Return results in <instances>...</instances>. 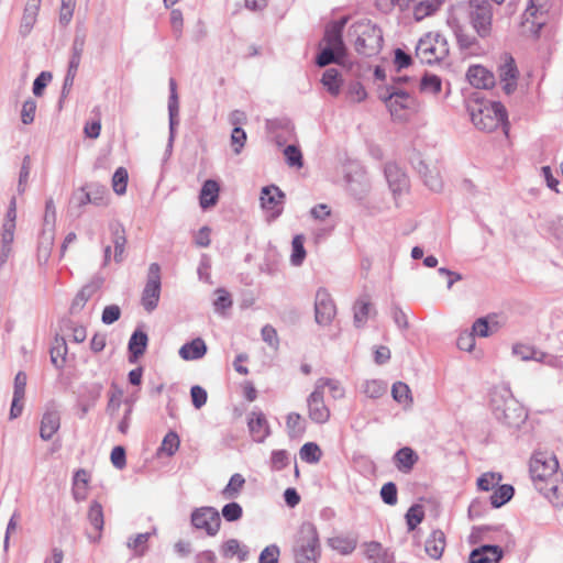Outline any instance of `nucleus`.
I'll return each instance as SVG.
<instances>
[{
	"label": "nucleus",
	"instance_id": "f257e3e1",
	"mask_svg": "<svg viewBox=\"0 0 563 563\" xmlns=\"http://www.w3.org/2000/svg\"><path fill=\"white\" fill-rule=\"evenodd\" d=\"M490 405L495 418L509 428H519L527 419L525 408L508 386H497L492 390Z\"/></svg>",
	"mask_w": 563,
	"mask_h": 563
},
{
	"label": "nucleus",
	"instance_id": "f03ea898",
	"mask_svg": "<svg viewBox=\"0 0 563 563\" xmlns=\"http://www.w3.org/2000/svg\"><path fill=\"white\" fill-rule=\"evenodd\" d=\"M350 36L354 38L355 51L364 56H373L383 47V32L371 20H361L350 27Z\"/></svg>",
	"mask_w": 563,
	"mask_h": 563
},
{
	"label": "nucleus",
	"instance_id": "7ed1b4c3",
	"mask_svg": "<svg viewBox=\"0 0 563 563\" xmlns=\"http://www.w3.org/2000/svg\"><path fill=\"white\" fill-rule=\"evenodd\" d=\"M296 563H317L320 556V543L317 528L311 522H303L298 531L294 548Z\"/></svg>",
	"mask_w": 563,
	"mask_h": 563
},
{
	"label": "nucleus",
	"instance_id": "20e7f679",
	"mask_svg": "<svg viewBox=\"0 0 563 563\" xmlns=\"http://www.w3.org/2000/svg\"><path fill=\"white\" fill-rule=\"evenodd\" d=\"M449 55L446 38L440 33L429 32L417 43L416 56L422 64H437Z\"/></svg>",
	"mask_w": 563,
	"mask_h": 563
},
{
	"label": "nucleus",
	"instance_id": "39448f33",
	"mask_svg": "<svg viewBox=\"0 0 563 563\" xmlns=\"http://www.w3.org/2000/svg\"><path fill=\"white\" fill-rule=\"evenodd\" d=\"M468 115L479 131L489 133L501 128L507 132L509 123L506 108H472Z\"/></svg>",
	"mask_w": 563,
	"mask_h": 563
},
{
	"label": "nucleus",
	"instance_id": "423d86ee",
	"mask_svg": "<svg viewBox=\"0 0 563 563\" xmlns=\"http://www.w3.org/2000/svg\"><path fill=\"white\" fill-rule=\"evenodd\" d=\"M559 470V462L552 453L537 452L530 460V475L539 490V486L553 482Z\"/></svg>",
	"mask_w": 563,
	"mask_h": 563
},
{
	"label": "nucleus",
	"instance_id": "0eeeda50",
	"mask_svg": "<svg viewBox=\"0 0 563 563\" xmlns=\"http://www.w3.org/2000/svg\"><path fill=\"white\" fill-rule=\"evenodd\" d=\"M86 37H87L86 31L82 27H77L76 32H75L73 45H71V54H70V58H69L68 69H67L66 76L64 78L62 97H60L59 103L63 102V98L65 97L66 93L69 92L70 88L74 85V80H75V77L77 75V71H78V68L80 65L81 55L85 49Z\"/></svg>",
	"mask_w": 563,
	"mask_h": 563
},
{
	"label": "nucleus",
	"instance_id": "6e6552de",
	"mask_svg": "<svg viewBox=\"0 0 563 563\" xmlns=\"http://www.w3.org/2000/svg\"><path fill=\"white\" fill-rule=\"evenodd\" d=\"M411 163L423 178L427 187L433 191H440L442 189L443 180L437 159L417 153L411 157Z\"/></svg>",
	"mask_w": 563,
	"mask_h": 563
},
{
	"label": "nucleus",
	"instance_id": "1a4fd4ad",
	"mask_svg": "<svg viewBox=\"0 0 563 563\" xmlns=\"http://www.w3.org/2000/svg\"><path fill=\"white\" fill-rule=\"evenodd\" d=\"M548 1L529 0V5L522 14L521 25L525 32L538 37L540 30L547 23Z\"/></svg>",
	"mask_w": 563,
	"mask_h": 563
},
{
	"label": "nucleus",
	"instance_id": "9d476101",
	"mask_svg": "<svg viewBox=\"0 0 563 563\" xmlns=\"http://www.w3.org/2000/svg\"><path fill=\"white\" fill-rule=\"evenodd\" d=\"M470 19L481 37L488 36L493 19L490 2L488 0H470Z\"/></svg>",
	"mask_w": 563,
	"mask_h": 563
},
{
	"label": "nucleus",
	"instance_id": "9b49d317",
	"mask_svg": "<svg viewBox=\"0 0 563 563\" xmlns=\"http://www.w3.org/2000/svg\"><path fill=\"white\" fill-rule=\"evenodd\" d=\"M161 267L157 263H152L141 297L142 306L147 312L156 309L161 297Z\"/></svg>",
	"mask_w": 563,
	"mask_h": 563
},
{
	"label": "nucleus",
	"instance_id": "f8f14e48",
	"mask_svg": "<svg viewBox=\"0 0 563 563\" xmlns=\"http://www.w3.org/2000/svg\"><path fill=\"white\" fill-rule=\"evenodd\" d=\"M16 227V199L12 197L1 227V255L0 261L4 263L10 253L11 244L14 240V232Z\"/></svg>",
	"mask_w": 563,
	"mask_h": 563
},
{
	"label": "nucleus",
	"instance_id": "ddd939ff",
	"mask_svg": "<svg viewBox=\"0 0 563 563\" xmlns=\"http://www.w3.org/2000/svg\"><path fill=\"white\" fill-rule=\"evenodd\" d=\"M497 71L503 91L507 96L512 95L518 87L519 70L515 58L509 53H504L500 56V64Z\"/></svg>",
	"mask_w": 563,
	"mask_h": 563
},
{
	"label": "nucleus",
	"instance_id": "4468645a",
	"mask_svg": "<svg viewBox=\"0 0 563 563\" xmlns=\"http://www.w3.org/2000/svg\"><path fill=\"white\" fill-rule=\"evenodd\" d=\"M191 523L195 528L205 530L209 536H216L220 529L219 511L213 507H201L191 514Z\"/></svg>",
	"mask_w": 563,
	"mask_h": 563
},
{
	"label": "nucleus",
	"instance_id": "2eb2a0df",
	"mask_svg": "<svg viewBox=\"0 0 563 563\" xmlns=\"http://www.w3.org/2000/svg\"><path fill=\"white\" fill-rule=\"evenodd\" d=\"M336 313L335 303L325 288H319L314 299L316 321L320 325H329Z\"/></svg>",
	"mask_w": 563,
	"mask_h": 563
},
{
	"label": "nucleus",
	"instance_id": "dca6fc26",
	"mask_svg": "<svg viewBox=\"0 0 563 563\" xmlns=\"http://www.w3.org/2000/svg\"><path fill=\"white\" fill-rule=\"evenodd\" d=\"M285 194L275 185L266 186L261 192V206L271 220L278 218L284 209Z\"/></svg>",
	"mask_w": 563,
	"mask_h": 563
},
{
	"label": "nucleus",
	"instance_id": "f3484780",
	"mask_svg": "<svg viewBox=\"0 0 563 563\" xmlns=\"http://www.w3.org/2000/svg\"><path fill=\"white\" fill-rule=\"evenodd\" d=\"M308 416L311 421L323 424L330 419V409L324 404V396L320 390L313 388V391L307 397Z\"/></svg>",
	"mask_w": 563,
	"mask_h": 563
},
{
	"label": "nucleus",
	"instance_id": "a211bd4d",
	"mask_svg": "<svg viewBox=\"0 0 563 563\" xmlns=\"http://www.w3.org/2000/svg\"><path fill=\"white\" fill-rule=\"evenodd\" d=\"M346 23L347 18L342 16L341 19L327 24L323 35L325 46L336 48L339 52H346V47L343 42V31Z\"/></svg>",
	"mask_w": 563,
	"mask_h": 563
},
{
	"label": "nucleus",
	"instance_id": "6ab92c4d",
	"mask_svg": "<svg viewBox=\"0 0 563 563\" xmlns=\"http://www.w3.org/2000/svg\"><path fill=\"white\" fill-rule=\"evenodd\" d=\"M247 427L252 439L262 443L271 434V428L265 415L261 410H253L249 415Z\"/></svg>",
	"mask_w": 563,
	"mask_h": 563
},
{
	"label": "nucleus",
	"instance_id": "aec40b11",
	"mask_svg": "<svg viewBox=\"0 0 563 563\" xmlns=\"http://www.w3.org/2000/svg\"><path fill=\"white\" fill-rule=\"evenodd\" d=\"M468 82L479 89H488L495 86L494 74L482 65H473L466 73Z\"/></svg>",
	"mask_w": 563,
	"mask_h": 563
},
{
	"label": "nucleus",
	"instance_id": "412c9836",
	"mask_svg": "<svg viewBox=\"0 0 563 563\" xmlns=\"http://www.w3.org/2000/svg\"><path fill=\"white\" fill-rule=\"evenodd\" d=\"M385 176L390 190L396 194H401L408 188V177L402 169L395 163H388L385 166Z\"/></svg>",
	"mask_w": 563,
	"mask_h": 563
},
{
	"label": "nucleus",
	"instance_id": "4be33fe9",
	"mask_svg": "<svg viewBox=\"0 0 563 563\" xmlns=\"http://www.w3.org/2000/svg\"><path fill=\"white\" fill-rule=\"evenodd\" d=\"M60 428V416L55 408H47L43 413L40 437L44 441H48Z\"/></svg>",
	"mask_w": 563,
	"mask_h": 563
},
{
	"label": "nucleus",
	"instance_id": "5701e85b",
	"mask_svg": "<svg viewBox=\"0 0 563 563\" xmlns=\"http://www.w3.org/2000/svg\"><path fill=\"white\" fill-rule=\"evenodd\" d=\"M503 558V550L498 545H483L471 552L470 563H498Z\"/></svg>",
	"mask_w": 563,
	"mask_h": 563
},
{
	"label": "nucleus",
	"instance_id": "b1692460",
	"mask_svg": "<svg viewBox=\"0 0 563 563\" xmlns=\"http://www.w3.org/2000/svg\"><path fill=\"white\" fill-rule=\"evenodd\" d=\"M267 129L275 134L276 142L282 145L294 133V125L287 118L269 119L266 122Z\"/></svg>",
	"mask_w": 563,
	"mask_h": 563
},
{
	"label": "nucleus",
	"instance_id": "393cba45",
	"mask_svg": "<svg viewBox=\"0 0 563 563\" xmlns=\"http://www.w3.org/2000/svg\"><path fill=\"white\" fill-rule=\"evenodd\" d=\"M40 7L41 0H27L20 24V34L22 36H26L33 29Z\"/></svg>",
	"mask_w": 563,
	"mask_h": 563
},
{
	"label": "nucleus",
	"instance_id": "a878e982",
	"mask_svg": "<svg viewBox=\"0 0 563 563\" xmlns=\"http://www.w3.org/2000/svg\"><path fill=\"white\" fill-rule=\"evenodd\" d=\"M147 343L148 336L144 331L137 329L132 333L128 345L130 352L129 361L131 363L136 362L144 354Z\"/></svg>",
	"mask_w": 563,
	"mask_h": 563
},
{
	"label": "nucleus",
	"instance_id": "bb28decb",
	"mask_svg": "<svg viewBox=\"0 0 563 563\" xmlns=\"http://www.w3.org/2000/svg\"><path fill=\"white\" fill-rule=\"evenodd\" d=\"M220 186L218 181L213 179H208L203 183L200 195H199V203L202 209H208L213 207L219 199Z\"/></svg>",
	"mask_w": 563,
	"mask_h": 563
},
{
	"label": "nucleus",
	"instance_id": "cd10ccee",
	"mask_svg": "<svg viewBox=\"0 0 563 563\" xmlns=\"http://www.w3.org/2000/svg\"><path fill=\"white\" fill-rule=\"evenodd\" d=\"M55 240V229L43 228L38 238L37 258L40 263H46L51 256V252Z\"/></svg>",
	"mask_w": 563,
	"mask_h": 563
},
{
	"label": "nucleus",
	"instance_id": "c85d7f7f",
	"mask_svg": "<svg viewBox=\"0 0 563 563\" xmlns=\"http://www.w3.org/2000/svg\"><path fill=\"white\" fill-rule=\"evenodd\" d=\"M207 353V345L201 338L185 343L179 349V356L186 361L199 360Z\"/></svg>",
	"mask_w": 563,
	"mask_h": 563
},
{
	"label": "nucleus",
	"instance_id": "c756f323",
	"mask_svg": "<svg viewBox=\"0 0 563 563\" xmlns=\"http://www.w3.org/2000/svg\"><path fill=\"white\" fill-rule=\"evenodd\" d=\"M445 548V537L441 530H434L426 540L424 550L427 554L434 560H439Z\"/></svg>",
	"mask_w": 563,
	"mask_h": 563
},
{
	"label": "nucleus",
	"instance_id": "7c9ffc66",
	"mask_svg": "<svg viewBox=\"0 0 563 563\" xmlns=\"http://www.w3.org/2000/svg\"><path fill=\"white\" fill-rule=\"evenodd\" d=\"M111 239L114 247V261L120 263L123 261V253L126 244V236L124 227L119 223L110 224Z\"/></svg>",
	"mask_w": 563,
	"mask_h": 563
},
{
	"label": "nucleus",
	"instance_id": "2f4dec72",
	"mask_svg": "<svg viewBox=\"0 0 563 563\" xmlns=\"http://www.w3.org/2000/svg\"><path fill=\"white\" fill-rule=\"evenodd\" d=\"M100 283L99 282H92L87 285H85L78 294L75 296L71 305H70V313L75 314L80 312L87 301L96 294V291L99 289Z\"/></svg>",
	"mask_w": 563,
	"mask_h": 563
},
{
	"label": "nucleus",
	"instance_id": "473e14b6",
	"mask_svg": "<svg viewBox=\"0 0 563 563\" xmlns=\"http://www.w3.org/2000/svg\"><path fill=\"white\" fill-rule=\"evenodd\" d=\"M365 556L372 563H394L393 554L375 541L365 543Z\"/></svg>",
	"mask_w": 563,
	"mask_h": 563
},
{
	"label": "nucleus",
	"instance_id": "72a5a7b5",
	"mask_svg": "<svg viewBox=\"0 0 563 563\" xmlns=\"http://www.w3.org/2000/svg\"><path fill=\"white\" fill-rule=\"evenodd\" d=\"M418 459V454L408 446L398 450L394 456L397 468L404 473L410 472Z\"/></svg>",
	"mask_w": 563,
	"mask_h": 563
},
{
	"label": "nucleus",
	"instance_id": "f704fd0d",
	"mask_svg": "<svg viewBox=\"0 0 563 563\" xmlns=\"http://www.w3.org/2000/svg\"><path fill=\"white\" fill-rule=\"evenodd\" d=\"M539 492L542 493L550 503L555 507H563V479H554L550 484L539 486Z\"/></svg>",
	"mask_w": 563,
	"mask_h": 563
},
{
	"label": "nucleus",
	"instance_id": "c9c22d12",
	"mask_svg": "<svg viewBox=\"0 0 563 563\" xmlns=\"http://www.w3.org/2000/svg\"><path fill=\"white\" fill-rule=\"evenodd\" d=\"M329 547L342 555L351 554L357 544V540L351 536H335L328 539Z\"/></svg>",
	"mask_w": 563,
	"mask_h": 563
},
{
	"label": "nucleus",
	"instance_id": "e433bc0d",
	"mask_svg": "<svg viewBox=\"0 0 563 563\" xmlns=\"http://www.w3.org/2000/svg\"><path fill=\"white\" fill-rule=\"evenodd\" d=\"M244 486H245L244 476L240 473H235L230 477L229 483L221 490V496L223 499L234 500L240 496Z\"/></svg>",
	"mask_w": 563,
	"mask_h": 563
},
{
	"label": "nucleus",
	"instance_id": "4c0bfd02",
	"mask_svg": "<svg viewBox=\"0 0 563 563\" xmlns=\"http://www.w3.org/2000/svg\"><path fill=\"white\" fill-rule=\"evenodd\" d=\"M221 554L225 559L238 556L240 561H245L249 555V550L242 545L236 539H229L221 545Z\"/></svg>",
	"mask_w": 563,
	"mask_h": 563
},
{
	"label": "nucleus",
	"instance_id": "58836bf2",
	"mask_svg": "<svg viewBox=\"0 0 563 563\" xmlns=\"http://www.w3.org/2000/svg\"><path fill=\"white\" fill-rule=\"evenodd\" d=\"M325 387L329 388L333 399H342L345 396V389L339 380L328 377H321L316 380L314 389L320 390L322 396H324Z\"/></svg>",
	"mask_w": 563,
	"mask_h": 563
},
{
	"label": "nucleus",
	"instance_id": "ea45409f",
	"mask_svg": "<svg viewBox=\"0 0 563 563\" xmlns=\"http://www.w3.org/2000/svg\"><path fill=\"white\" fill-rule=\"evenodd\" d=\"M346 52H339L336 48L324 46L316 57V64L319 67H325L330 64H339Z\"/></svg>",
	"mask_w": 563,
	"mask_h": 563
},
{
	"label": "nucleus",
	"instance_id": "a19ab883",
	"mask_svg": "<svg viewBox=\"0 0 563 563\" xmlns=\"http://www.w3.org/2000/svg\"><path fill=\"white\" fill-rule=\"evenodd\" d=\"M387 390V384L379 379H367L361 385V391L371 399L380 398Z\"/></svg>",
	"mask_w": 563,
	"mask_h": 563
},
{
	"label": "nucleus",
	"instance_id": "79ce46f5",
	"mask_svg": "<svg viewBox=\"0 0 563 563\" xmlns=\"http://www.w3.org/2000/svg\"><path fill=\"white\" fill-rule=\"evenodd\" d=\"M372 310V303L368 298L362 297L354 303V323L362 327L367 321Z\"/></svg>",
	"mask_w": 563,
	"mask_h": 563
},
{
	"label": "nucleus",
	"instance_id": "37998d69",
	"mask_svg": "<svg viewBox=\"0 0 563 563\" xmlns=\"http://www.w3.org/2000/svg\"><path fill=\"white\" fill-rule=\"evenodd\" d=\"M442 0H423L415 5L413 15L417 21L423 20L440 9Z\"/></svg>",
	"mask_w": 563,
	"mask_h": 563
},
{
	"label": "nucleus",
	"instance_id": "c03bdc74",
	"mask_svg": "<svg viewBox=\"0 0 563 563\" xmlns=\"http://www.w3.org/2000/svg\"><path fill=\"white\" fill-rule=\"evenodd\" d=\"M321 82L330 93H339L342 82L340 73L335 68H328L322 75Z\"/></svg>",
	"mask_w": 563,
	"mask_h": 563
},
{
	"label": "nucleus",
	"instance_id": "a18cd8bd",
	"mask_svg": "<svg viewBox=\"0 0 563 563\" xmlns=\"http://www.w3.org/2000/svg\"><path fill=\"white\" fill-rule=\"evenodd\" d=\"M515 489L511 485H498V488L490 496V504L498 508L508 503L514 496Z\"/></svg>",
	"mask_w": 563,
	"mask_h": 563
},
{
	"label": "nucleus",
	"instance_id": "49530a36",
	"mask_svg": "<svg viewBox=\"0 0 563 563\" xmlns=\"http://www.w3.org/2000/svg\"><path fill=\"white\" fill-rule=\"evenodd\" d=\"M87 190V194L89 195V198L91 199V205L101 207L106 206L109 200V190L106 186H101L98 184H91L89 185Z\"/></svg>",
	"mask_w": 563,
	"mask_h": 563
},
{
	"label": "nucleus",
	"instance_id": "de8ad7c7",
	"mask_svg": "<svg viewBox=\"0 0 563 563\" xmlns=\"http://www.w3.org/2000/svg\"><path fill=\"white\" fill-rule=\"evenodd\" d=\"M286 428L290 438H296L305 432L302 417L297 412H290L286 418Z\"/></svg>",
	"mask_w": 563,
	"mask_h": 563
},
{
	"label": "nucleus",
	"instance_id": "09e8293b",
	"mask_svg": "<svg viewBox=\"0 0 563 563\" xmlns=\"http://www.w3.org/2000/svg\"><path fill=\"white\" fill-rule=\"evenodd\" d=\"M305 238L301 234L295 235L291 242V256L290 262L294 266H300L306 257V250L303 246Z\"/></svg>",
	"mask_w": 563,
	"mask_h": 563
},
{
	"label": "nucleus",
	"instance_id": "8fccbe9b",
	"mask_svg": "<svg viewBox=\"0 0 563 563\" xmlns=\"http://www.w3.org/2000/svg\"><path fill=\"white\" fill-rule=\"evenodd\" d=\"M180 440L175 431H169L163 439L158 453H164L167 456H173L179 449Z\"/></svg>",
	"mask_w": 563,
	"mask_h": 563
},
{
	"label": "nucleus",
	"instance_id": "3c124183",
	"mask_svg": "<svg viewBox=\"0 0 563 563\" xmlns=\"http://www.w3.org/2000/svg\"><path fill=\"white\" fill-rule=\"evenodd\" d=\"M148 540L150 534L139 533L128 539L126 547L132 550L136 556H143L147 551Z\"/></svg>",
	"mask_w": 563,
	"mask_h": 563
},
{
	"label": "nucleus",
	"instance_id": "603ef678",
	"mask_svg": "<svg viewBox=\"0 0 563 563\" xmlns=\"http://www.w3.org/2000/svg\"><path fill=\"white\" fill-rule=\"evenodd\" d=\"M299 454L302 461L310 464L318 463L322 456L319 445L313 442L305 443L301 446Z\"/></svg>",
	"mask_w": 563,
	"mask_h": 563
},
{
	"label": "nucleus",
	"instance_id": "864d4df0",
	"mask_svg": "<svg viewBox=\"0 0 563 563\" xmlns=\"http://www.w3.org/2000/svg\"><path fill=\"white\" fill-rule=\"evenodd\" d=\"M169 109V136L166 145V154L170 155L173 151L174 141L176 137V129L180 123L179 108Z\"/></svg>",
	"mask_w": 563,
	"mask_h": 563
},
{
	"label": "nucleus",
	"instance_id": "5fc2aeb1",
	"mask_svg": "<svg viewBox=\"0 0 563 563\" xmlns=\"http://www.w3.org/2000/svg\"><path fill=\"white\" fill-rule=\"evenodd\" d=\"M498 329V323L493 322L492 324L488 322L487 318H479L477 319L473 327L472 332L474 335H477L479 338H487Z\"/></svg>",
	"mask_w": 563,
	"mask_h": 563
},
{
	"label": "nucleus",
	"instance_id": "6e6d98bb",
	"mask_svg": "<svg viewBox=\"0 0 563 563\" xmlns=\"http://www.w3.org/2000/svg\"><path fill=\"white\" fill-rule=\"evenodd\" d=\"M423 518H424L423 507L418 504L412 505L406 514V522L408 526V530L409 531L415 530L417 528V526L419 523H421Z\"/></svg>",
	"mask_w": 563,
	"mask_h": 563
},
{
	"label": "nucleus",
	"instance_id": "4d7b16f0",
	"mask_svg": "<svg viewBox=\"0 0 563 563\" xmlns=\"http://www.w3.org/2000/svg\"><path fill=\"white\" fill-rule=\"evenodd\" d=\"M88 520L96 528L101 531L103 529V510L102 506L98 501H92L88 510Z\"/></svg>",
	"mask_w": 563,
	"mask_h": 563
},
{
	"label": "nucleus",
	"instance_id": "13d9d810",
	"mask_svg": "<svg viewBox=\"0 0 563 563\" xmlns=\"http://www.w3.org/2000/svg\"><path fill=\"white\" fill-rule=\"evenodd\" d=\"M378 97L383 102H387L393 98L407 100L409 98V92L395 86H385L384 88L378 89Z\"/></svg>",
	"mask_w": 563,
	"mask_h": 563
},
{
	"label": "nucleus",
	"instance_id": "bf43d9fd",
	"mask_svg": "<svg viewBox=\"0 0 563 563\" xmlns=\"http://www.w3.org/2000/svg\"><path fill=\"white\" fill-rule=\"evenodd\" d=\"M503 476L500 473H494L488 472L484 473L478 479H477V486L481 490L488 492L493 489L494 487L498 486L501 482Z\"/></svg>",
	"mask_w": 563,
	"mask_h": 563
},
{
	"label": "nucleus",
	"instance_id": "052dcab7",
	"mask_svg": "<svg viewBox=\"0 0 563 563\" xmlns=\"http://www.w3.org/2000/svg\"><path fill=\"white\" fill-rule=\"evenodd\" d=\"M66 353L67 346L64 339H56V344L51 350V361L57 368L63 367Z\"/></svg>",
	"mask_w": 563,
	"mask_h": 563
},
{
	"label": "nucleus",
	"instance_id": "680f3d73",
	"mask_svg": "<svg viewBox=\"0 0 563 563\" xmlns=\"http://www.w3.org/2000/svg\"><path fill=\"white\" fill-rule=\"evenodd\" d=\"M128 178V170L124 167L117 168L112 176V188L115 194L123 195L126 191Z\"/></svg>",
	"mask_w": 563,
	"mask_h": 563
},
{
	"label": "nucleus",
	"instance_id": "e2e57ef3",
	"mask_svg": "<svg viewBox=\"0 0 563 563\" xmlns=\"http://www.w3.org/2000/svg\"><path fill=\"white\" fill-rule=\"evenodd\" d=\"M284 156H285L286 163L290 167H297V168L302 167V154L298 146L292 145V144L286 146L284 148Z\"/></svg>",
	"mask_w": 563,
	"mask_h": 563
},
{
	"label": "nucleus",
	"instance_id": "0e129e2a",
	"mask_svg": "<svg viewBox=\"0 0 563 563\" xmlns=\"http://www.w3.org/2000/svg\"><path fill=\"white\" fill-rule=\"evenodd\" d=\"M221 515L227 521L233 522L242 518L243 509L240 504L232 500L222 507Z\"/></svg>",
	"mask_w": 563,
	"mask_h": 563
},
{
	"label": "nucleus",
	"instance_id": "69168bd1",
	"mask_svg": "<svg viewBox=\"0 0 563 563\" xmlns=\"http://www.w3.org/2000/svg\"><path fill=\"white\" fill-rule=\"evenodd\" d=\"M246 132L244 131L243 128L232 129L230 142L234 154L239 155L242 152L246 143Z\"/></svg>",
	"mask_w": 563,
	"mask_h": 563
},
{
	"label": "nucleus",
	"instance_id": "338daca9",
	"mask_svg": "<svg viewBox=\"0 0 563 563\" xmlns=\"http://www.w3.org/2000/svg\"><path fill=\"white\" fill-rule=\"evenodd\" d=\"M393 398L399 404L411 402L410 389L407 384L397 382L391 387Z\"/></svg>",
	"mask_w": 563,
	"mask_h": 563
},
{
	"label": "nucleus",
	"instance_id": "774afa93",
	"mask_svg": "<svg viewBox=\"0 0 563 563\" xmlns=\"http://www.w3.org/2000/svg\"><path fill=\"white\" fill-rule=\"evenodd\" d=\"M279 548L276 544L267 545L260 554L258 563H277Z\"/></svg>",
	"mask_w": 563,
	"mask_h": 563
}]
</instances>
